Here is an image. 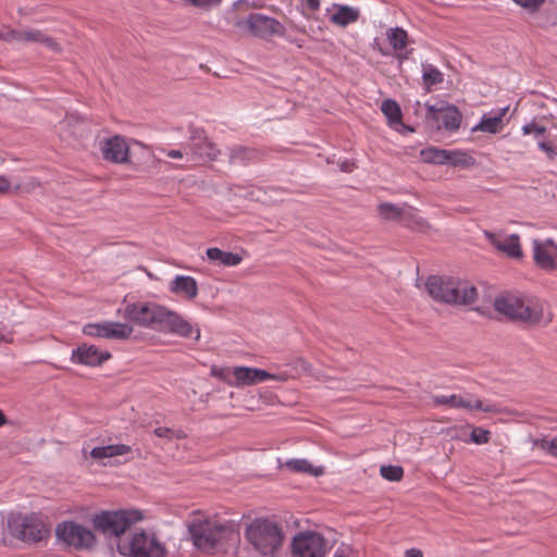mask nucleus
Instances as JSON below:
<instances>
[{
    "mask_svg": "<svg viewBox=\"0 0 557 557\" xmlns=\"http://www.w3.org/2000/svg\"><path fill=\"white\" fill-rule=\"evenodd\" d=\"M159 332L170 333L172 335L190 338L196 342L200 338V329L180 313L165 308Z\"/></svg>",
    "mask_w": 557,
    "mask_h": 557,
    "instance_id": "9d476101",
    "label": "nucleus"
},
{
    "mask_svg": "<svg viewBox=\"0 0 557 557\" xmlns=\"http://www.w3.org/2000/svg\"><path fill=\"white\" fill-rule=\"evenodd\" d=\"M132 451V447L126 444H112L107 446H98L91 449L90 455L94 459L101 460L116 456H124Z\"/></svg>",
    "mask_w": 557,
    "mask_h": 557,
    "instance_id": "393cba45",
    "label": "nucleus"
},
{
    "mask_svg": "<svg viewBox=\"0 0 557 557\" xmlns=\"http://www.w3.org/2000/svg\"><path fill=\"white\" fill-rule=\"evenodd\" d=\"M232 527L211 518L197 516L187 522V532L193 545L200 550L213 549Z\"/></svg>",
    "mask_w": 557,
    "mask_h": 557,
    "instance_id": "20e7f679",
    "label": "nucleus"
},
{
    "mask_svg": "<svg viewBox=\"0 0 557 557\" xmlns=\"http://www.w3.org/2000/svg\"><path fill=\"white\" fill-rule=\"evenodd\" d=\"M83 333L87 336L124 341L131 337L133 327L127 323L104 321L86 324L83 327Z\"/></svg>",
    "mask_w": 557,
    "mask_h": 557,
    "instance_id": "4468645a",
    "label": "nucleus"
},
{
    "mask_svg": "<svg viewBox=\"0 0 557 557\" xmlns=\"http://www.w3.org/2000/svg\"><path fill=\"white\" fill-rule=\"evenodd\" d=\"M474 160L472 157H469L462 150H447L446 149V158H444L443 165H451V166H469L473 164Z\"/></svg>",
    "mask_w": 557,
    "mask_h": 557,
    "instance_id": "c85d7f7f",
    "label": "nucleus"
},
{
    "mask_svg": "<svg viewBox=\"0 0 557 557\" xmlns=\"http://www.w3.org/2000/svg\"><path fill=\"white\" fill-rule=\"evenodd\" d=\"M387 39L394 50H401L407 45L408 34L404 28L396 26L388 30Z\"/></svg>",
    "mask_w": 557,
    "mask_h": 557,
    "instance_id": "2f4dec72",
    "label": "nucleus"
},
{
    "mask_svg": "<svg viewBox=\"0 0 557 557\" xmlns=\"http://www.w3.org/2000/svg\"><path fill=\"white\" fill-rule=\"evenodd\" d=\"M172 278L183 280V278H193V277L189 275H186V274H175Z\"/></svg>",
    "mask_w": 557,
    "mask_h": 557,
    "instance_id": "6e6d98bb",
    "label": "nucleus"
},
{
    "mask_svg": "<svg viewBox=\"0 0 557 557\" xmlns=\"http://www.w3.org/2000/svg\"><path fill=\"white\" fill-rule=\"evenodd\" d=\"M162 152L168 158H172V159H182L184 156V152L181 149H163Z\"/></svg>",
    "mask_w": 557,
    "mask_h": 557,
    "instance_id": "a18cd8bd",
    "label": "nucleus"
},
{
    "mask_svg": "<svg viewBox=\"0 0 557 557\" xmlns=\"http://www.w3.org/2000/svg\"><path fill=\"white\" fill-rule=\"evenodd\" d=\"M326 552L325 539L317 532H300L292 541L294 557H325Z\"/></svg>",
    "mask_w": 557,
    "mask_h": 557,
    "instance_id": "9b49d317",
    "label": "nucleus"
},
{
    "mask_svg": "<svg viewBox=\"0 0 557 557\" xmlns=\"http://www.w3.org/2000/svg\"><path fill=\"white\" fill-rule=\"evenodd\" d=\"M232 376L234 379L231 382L232 385L235 386H250L255 385L252 368L249 367H234L231 370Z\"/></svg>",
    "mask_w": 557,
    "mask_h": 557,
    "instance_id": "c756f323",
    "label": "nucleus"
},
{
    "mask_svg": "<svg viewBox=\"0 0 557 557\" xmlns=\"http://www.w3.org/2000/svg\"><path fill=\"white\" fill-rule=\"evenodd\" d=\"M8 36L12 40L17 41H27V42H41L47 47H50L52 50L57 49L58 45L53 42V40L47 37L44 33L39 30H25V32H16L10 30L8 32Z\"/></svg>",
    "mask_w": 557,
    "mask_h": 557,
    "instance_id": "5701e85b",
    "label": "nucleus"
},
{
    "mask_svg": "<svg viewBox=\"0 0 557 557\" xmlns=\"http://www.w3.org/2000/svg\"><path fill=\"white\" fill-rule=\"evenodd\" d=\"M164 310L165 307L152 301H136L124 306L123 315L128 322L158 331Z\"/></svg>",
    "mask_w": 557,
    "mask_h": 557,
    "instance_id": "6e6552de",
    "label": "nucleus"
},
{
    "mask_svg": "<svg viewBox=\"0 0 557 557\" xmlns=\"http://www.w3.org/2000/svg\"><path fill=\"white\" fill-rule=\"evenodd\" d=\"M535 122L534 121H531V122H528L525 124L522 125L521 127V132L523 135H531V133H533V128L535 126Z\"/></svg>",
    "mask_w": 557,
    "mask_h": 557,
    "instance_id": "09e8293b",
    "label": "nucleus"
},
{
    "mask_svg": "<svg viewBox=\"0 0 557 557\" xmlns=\"http://www.w3.org/2000/svg\"><path fill=\"white\" fill-rule=\"evenodd\" d=\"M249 543L262 556H273L282 544V531L267 519H257L246 530Z\"/></svg>",
    "mask_w": 557,
    "mask_h": 557,
    "instance_id": "0eeeda50",
    "label": "nucleus"
},
{
    "mask_svg": "<svg viewBox=\"0 0 557 557\" xmlns=\"http://www.w3.org/2000/svg\"><path fill=\"white\" fill-rule=\"evenodd\" d=\"M509 106L492 110L484 113L480 121L471 127V132H483L487 134H497L502 129L503 119L507 114Z\"/></svg>",
    "mask_w": 557,
    "mask_h": 557,
    "instance_id": "6ab92c4d",
    "label": "nucleus"
},
{
    "mask_svg": "<svg viewBox=\"0 0 557 557\" xmlns=\"http://www.w3.org/2000/svg\"><path fill=\"white\" fill-rule=\"evenodd\" d=\"M537 148L543 151L549 160L557 158V148L549 140H546V138L537 143Z\"/></svg>",
    "mask_w": 557,
    "mask_h": 557,
    "instance_id": "4c0bfd02",
    "label": "nucleus"
},
{
    "mask_svg": "<svg viewBox=\"0 0 557 557\" xmlns=\"http://www.w3.org/2000/svg\"><path fill=\"white\" fill-rule=\"evenodd\" d=\"M416 274L419 275V267H416Z\"/></svg>",
    "mask_w": 557,
    "mask_h": 557,
    "instance_id": "e2e57ef3",
    "label": "nucleus"
},
{
    "mask_svg": "<svg viewBox=\"0 0 557 557\" xmlns=\"http://www.w3.org/2000/svg\"><path fill=\"white\" fill-rule=\"evenodd\" d=\"M426 120L431 122L442 121V126L449 133H455L459 129L462 114L455 104H446L437 108L435 104L425 103Z\"/></svg>",
    "mask_w": 557,
    "mask_h": 557,
    "instance_id": "2eb2a0df",
    "label": "nucleus"
},
{
    "mask_svg": "<svg viewBox=\"0 0 557 557\" xmlns=\"http://www.w3.org/2000/svg\"><path fill=\"white\" fill-rule=\"evenodd\" d=\"M545 134H546V127L542 126V125H539V124H535V126L533 128V133H531L533 138L536 140V144L541 139H545Z\"/></svg>",
    "mask_w": 557,
    "mask_h": 557,
    "instance_id": "79ce46f5",
    "label": "nucleus"
},
{
    "mask_svg": "<svg viewBox=\"0 0 557 557\" xmlns=\"http://www.w3.org/2000/svg\"><path fill=\"white\" fill-rule=\"evenodd\" d=\"M405 557H423L421 550L411 548L406 552Z\"/></svg>",
    "mask_w": 557,
    "mask_h": 557,
    "instance_id": "603ef678",
    "label": "nucleus"
},
{
    "mask_svg": "<svg viewBox=\"0 0 557 557\" xmlns=\"http://www.w3.org/2000/svg\"><path fill=\"white\" fill-rule=\"evenodd\" d=\"M5 423V417L3 412L0 410V426H2Z\"/></svg>",
    "mask_w": 557,
    "mask_h": 557,
    "instance_id": "4d7b16f0",
    "label": "nucleus"
},
{
    "mask_svg": "<svg viewBox=\"0 0 557 557\" xmlns=\"http://www.w3.org/2000/svg\"><path fill=\"white\" fill-rule=\"evenodd\" d=\"M10 339V334L4 329L0 327V342H9Z\"/></svg>",
    "mask_w": 557,
    "mask_h": 557,
    "instance_id": "5fc2aeb1",
    "label": "nucleus"
},
{
    "mask_svg": "<svg viewBox=\"0 0 557 557\" xmlns=\"http://www.w3.org/2000/svg\"><path fill=\"white\" fill-rule=\"evenodd\" d=\"M434 406H445L453 409L476 410L483 412H494L497 410L493 404H485L479 398L470 395L450 394V395H434L432 397Z\"/></svg>",
    "mask_w": 557,
    "mask_h": 557,
    "instance_id": "f8f14e48",
    "label": "nucleus"
},
{
    "mask_svg": "<svg viewBox=\"0 0 557 557\" xmlns=\"http://www.w3.org/2000/svg\"><path fill=\"white\" fill-rule=\"evenodd\" d=\"M420 156L425 163L443 165L444 158H446V149L428 147L420 151Z\"/></svg>",
    "mask_w": 557,
    "mask_h": 557,
    "instance_id": "473e14b6",
    "label": "nucleus"
},
{
    "mask_svg": "<svg viewBox=\"0 0 557 557\" xmlns=\"http://www.w3.org/2000/svg\"><path fill=\"white\" fill-rule=\"evenodd\" d=\"M334 12L330 15V21L338 26L346 27L359 18V10L346 4H333Z\"/></svg>",
    "mask_w": 557,
    "mask_h": 557,
    "instance_id": "4be33fe9",
    "label": "nucleus"
},
{
    "mask_svg": "<svg viewBox=\"0 0 557 557\" xmlns=\"http://www.w3.org/2000/svg\"><path fill=\"white\" fill-rule=\"evenodd\" d=\"M252 375H253L255 384L262 383L268 380H276V381L284 380V377L282 375H276L274 373H270L265 370L258 369V368H252Z\"/></svg>",
    "mask_w": 557,
    "mask_h": 557,
    "instance_id": "c9c22d12",
    "label": "nucleus"
},
{
    "mask_svg": "<svg viewBox=\"0 0 557 557\" xmlns=\"http://www.w3.org/2000/svg\"><path fill=\"white\" fill-rule=\"evenodd\" d=\"M380 215L385 220H397L403 214V209L392 202H382L377 207Z\"/></svg>",
    "mask_w": 557,
    "mask_h": 557,
    "instance_id": "72a5a7b5",
    "label": "nucleus"
},
{
    "mask_svg": "<svg viewBox=\"0 0 557 557\" xmlns=\"http://www.w3.org/2000/svg\"><path fill=\"white\" fill-rule=\"evenodd\" d=\"M530 13L536 12L546 0H512Z\"/></svg>",
    "mask_w": 557,
    "mask_h": 557,
    "instance_id": "58836bf2",
    "label": "nucleus"
},
{
    "mask_svg": "<svg viewBox=\"0 0 557 557\" xmlns=\"http://www.w3.org/2000/svg\"><path fill=\"white\" fill-rule=\"evenodd\" d=\"M397 132H409V133H413L414 132V128L410 125H406L401 122V124H397Z\"/></svg>",
    "mask_w": 557,
    "mask_h": 557,
    "instance_id": "3c124183",
    "label": "nucleus"
},
{
    "mask_svg": "<svg viewBox=\"0 0 557 557\" xmlns=\"http://www.w3.org/2000/svg\"><path fill=\"white\" fill-rule=\"evenodd\" d=\"M537 243L543 245L544 249H549L555 252H557V244L554 242L553 238H545V239H535Z\"/></svg>",
    "mask_w": 557,
    "mask_h": 557,
    "instance_id": "37998d69",
    "label": "nucleus"
},
{
    "mask_svg": "<svg viewBox=\"0 0 557 557\" xmlns=\"http://www.w3.org/2000/svg\"><path fill=\"white\" fill-rule=\"evenodd\" d=\"M341 170L343 172H350L352 170V163L349 160H345L341 163Z\"/></svg>",
    "mask_w": 557,
    "mask_h": 557,
    "instance_id": "864d4df0",
    "label": "nucleus"
},
{
    "mask_svg": "<svg viewBox=\"0 0 557 557\" xmlns=\"http://www.w3.org/2000/svg\"><path fill=\"white\" fill-rule=\"evenodd\" d=\"M305 3L307 5V8L312 12L318 11L321 5L320 0H305Z\"/></svg>",
    "mask_w": 557,
    "mask_h": 557,
    "instance_id": "de8ad7c7",
    "label": "nucleus"
},
{
    "mask_svg": "<svg viewBox=\"0 0 557 557\" xmlns=\"http://www.w3.org/2000/svg\"><path fill=\"white\" fill-rule=\"evenodd\" d=\"M144 519L137 509L102 510L92 517L94 527L107 537H119Z\"/></svg>",
    "mask_w": 557,
    "mask_h": 557,
    "instance_id": "423d86ee",
    "label": "nucleus"
},
{
    "mask_svg": "<svg viewBox=\"0 0 557 557\" xmlns=\"http://www.w3.org/2000/svg\"><path fill=\"white\" fill-rule=\"evenodd\" d=\"M436 301L449 305H469L475 301L478 292L472 285L461 286V281H416Z\"/></svg>",
    "mask_w": 557,
    "mask_h": 557,
    "instance_id": "f03ea898",
    "label": "nucleus"
},
{
    "mask_svg": "<svg viewBox=\"0 0 557 557\" xmlns=\"http://www.w3.org/2000/svg\"><path fill=\"white\" fill-rule=\"evenodd\" d=\"M8 533L24 543L35 544L46 539L50 529L36 512H11L7 518Z\"/></svg>",
    "mask_w": 557,
    "mask_h": 557,
    "instance_id": "7ed1b4c3",
    "label": "nucleus"
},
{
    "mask_svg": "<svg viewBox=\"0 0 557 557\" xmlns=\"http://www.w3.org/2000/svg\"><path fill=\"white\" fill-rule=\"evenodd\" d=\"M243 0H237L234 2L233 4V9H236L238 7V4L242 2Z\"/></svg>",
    "mask_w": 557,
    "mask_h": 557,
    "instance_id": "680f3d73",
    "label": "nucleus"
},
{
    "mask_svg": "<svg viewBox=\"0 0 557 557\" xmlns=\"http://www.w3.org/2000/svg\"><path fill=\"white\" fill-rule=\"evenodd\" d=\"M493 307L510 321L546 325L553 320L546 304L535 296L504 292L495 297Z\"/></svg>",
    "mask_w": 557,
    "mask_h": 557,
    "instance_id": "f257e3e1",
    "label": "nucleus"
},
{
    "mask_svg": "<svg viewBox=\"0 0 557 557\" xmlns=\"http://www.w3.org/2000/svg\"><path fill=\"white\" fill-rule=\"evenodd\" d=\"M153 433L158 436V437H166V438H170L173 434V431L169 428H165V426H159V428H156Z\"/></svg>",
    "mask_w": 557,
    "mask_h": 557,
    "instance_id": "c03bdc74",
    "label": "nucleus"
},
{
    "mask_svg": "<svg viewBox=\"0 0 557 557\" xmlns=\"http://www.w3.org/2000/svg\"><path fill=\"white\" fill-rule=\"evenodd\" d=\"M470 441L476 445L486 444L490 441V431L480 426L473 428L470 434Z\"/></svg>",
    "mask_w": 557,
    "mask_h": 557,
    "instance_id": "e433bc0d",
    "label": "nucleus"
},
{
    "mask_svg": "<svg viewBox=\"0 0 557 557\" xmlns=\"http://www.w3.org/2000/svg\"><path fill=\"white\" fill-rule=\"evenodd\" d=\"M55 535L66 545H70V521H63L62 523L58 524L55 529Z\"/></svg>",
    "mask_w": 557,
    "mask_h": 557,
    "instance_id": "ea45409f",
    "label": "nucleus"
},
{
    "mask_svg": "<svg viewBox=\"0 0 557 557\" xmlns=\"http://www.w3.org/2000/svg\"><path fill=\"white\" fill-rule=\"evenodd\" d=\"M235 26L247 29L253 37L269 40L272 37H284L286 27L275 17L262 13H250L246 18L238 20Z\"/></svg>",
    "mask_w": 557,
    "mask_h": 557,
    "instance_id": "1a4fd4ad",
    "label": "nucleus"
},
{
    "mask_svg": "<svg viewBox=\"0 0 557 557\" xmlns=\"http://www.w3.org/2000/svg\"><path fill=\"white\" fill-rule=\"evenodd\" d=\"M230 162L233 164H245L257 158V150L245 147L235 146L227 149Z\"/></svg>",
    "mask_w": 557,
    "mask_h": 557,
    "instance_id": "bb28decb",
    "label": "nucleus"
},
{
    "mask_svg": "<svg viewBox=\"0 0 557 557\" xmlns=\"http://www.w3.org/2000/svg\"><path fill=\"white\" fill-rule=\"evenodd\" d=\"M116 550L124 557H165L166 547L153 532L138 530L127 539H120Z\"/></svg>",
    "mask_w": 557,
    "mask_h": 557,
    "instance_id": "39448f33",
    "label": "nucleus"
},
{
    "mask_svg": "<svg viewBox=\"0 0 557 557\" xmlns=\"http://www.w3.org/2000/svg\"><path fill=\"white\" fill-rule=\"evenodd\" d=\"M100 149L106 160L116 164L128 161V146L125 138L119 135L107 138L101 143Z\"/></svg>",
    "mask_w": 557,
    "mask_h": 557,
    "instance_id": "f3484780",
    "label": "nucleus"
},
{
    "mask_svg": "<svg viewBox=\"0 0 557 557\" xmlns=\"http://www.w3.org/2000/svg\"><path fill=\"white\" fill-rule=\"evenodd\" d=\"M96 537L91 530L72 522V546L76 548H90L95 545Z\"/></svg>",
    "mask_w": 557,
    "mask_h": 557,
    "instance_id": "b1692460",
    "label": "nucleus"
},
{
    "mask_svg": "<svg viewBox=\"0 0 557 557\" xmlns=\"http://www.w3.org/2000/svg\"><path fill=\"white\" fill-rule=\"evenodd\" d=\"M184 2H187L188 4L199 8V9H210L213 7H218L222 0H183Z\"/></svg>",
    "mask_w": 557,
    "mask_h": 557,
    "instance_id": "a19ab883",
    "label": "nucleus"
},
{
    "mask_svg": "<svg viewBox=\"0 0 557 557\" xmlns=\"http://www.w3.org/2000/svg\"><path fill=\"white\" fill-rule=\"evenodd\" d=\"M280 468H286L294 473H306L314 478L321 476L325 472L323 466H313L306 458L288 459L283 465H280Z\"/></svg>",
    "mask_w": 557,
    "mask_h": 557,
    "instance_id": "412c9836",
    "label": "nucleus"
},
{
    "mask_svg": "<svg viewBox=\"0 0 557 557\" xmlns=\"http://www.w3.org/2000/svg\"><path fill=\"white\" fill-rule=\"evenodd\" d=\"M10 187V181L4 175H0V194L9 191Z\"/></svg>",
    "mask_w": 557,
    "mask_h": 557,
    "instance_id": "49530a36",
    "label": "nucleus"
},
{
    "mask_svg": "<svg viewBox=\"0 0 557 557\" xmlns=\"http://www.w3.org/2000/svg\"><path fill=\"white\" fill-rule=\"evenodd\" d=\"M138 271H139V272H144V270H143V269H138ZM145 273L147 274V276H148L149 278H156V277H154V276H152L149 272H146V271H145Z\"/></svg>",
    "mask_w": 557,
    "mask_h": 557,
    "instance_id": "052dcab7",
    "label": "nucleus"
},
{
    "mask_svg": "<svg viewBox=\"0 0 557 557\" xmlns=\"http://www.w3.org/2000/svg\"><path fill=\"white\" fill-rule=\"evenodd\" d=\"M111 354L108 350H101L95 345H81L72 350V361L89 367H98L109 360Z\"/></svg>",
    "mask_w": 557,
    "mask_h": 557,
    "instance_id": "a211bd4d",
    "label": "nucleus"
},
{
    "mask_svg": "<svg viewBox=\"0 0 557 557\" xmlns=\"http://www.w3.org/2000/svg\"><path fill=\"white\" fill-rule=\"evenodd\" d=\"M381 475L391 482H397L403 479L404 469L400 466H382L380 469Z\"/></svg>",
    "mask_w": 557,
    "mask_h": 557,
    "instance_id": "f704fd0d",
    "label": "nucleus"
},
{
    "mask_svg": "<svg viewBox=\"0 0 557 557\" xmlns=\"http://www.w3.org/2000/svg\"><path fill=\"white\" fill-rule=\"evenodd\" d=\"M0 39H4V40H8V41H9V40H12V39L10 38V36H8V32H7L5 34L0 33Z\"/></svg>",
    "mask_w": 557,
    "mask_h": 557,
    "instance_id": "13d9d810",
    "label": "nucleus"
},
{
    "mask_svg": "<svg viewBox=\"0 0 557 557\" xmlns=\"http://www.w3.org/2000/svg\"><path fill=\"white\" fill-rule=\"evenodd\" d=\"M170 290L189 299L194 298L198 292L197 281H171Z\"/></svg>",
    "mask_w": 557,
    "mask_h": 557,
    "instance_id": "7c9ffc66",
    "label": "nucleus"
},
{
    "mask_svg": "<svg viewBox=\"0 0 557 557\" xmlns=\"http://www.w3.org/2000/svg\"><path fill=\"white\" fill-rule=\"evenodd\" d=\"M190 154V159L196 162L213 161L218 158L219 150L215 145L208 139L202 129L191 131L188 148L185 152Z\"/></svg>",
    "mask_w": 557,
    "mask_h": 557,
    "instance_id": "ddd939ff",
    "label": "nucleus"
},
{
    "mask_svg": "<svg viewBox=\"0 0 557 557\" xmlns=\"http://www.w3.org/2000/svg\"><path fill=\"white\" fill-rule=\"evenodd\" d=\"M381 111L387 120V124L393 129H397V124H401L403 112L398 102L394 99H385L381 104Z\"/></svg>",
    "mask_w": 557,
    "mask_h": 557,
    "instance_id": "a878e982",
    "label": "nucleus"
},
{
    "mask_svg": "<svg viewBox=\"0 0 557 557\" xmlns=\"http://www.w3.org/2000/svg\"><path fill=\"white\" fill-rule=\"evenodd\" d=\"M208 260L218 267H235L243 260L242 255L232 251H225L218 247H210L206 250Z\"/></svg>",
    "mask_w": 557,
    "mask_h": 557,
    "instance_id": "aec40b11",
    "label": "nucleus"
},
{
    "mask_svg": "<svg viewBox=\"0 0 557 557\" xmlns=\"http://www.w3.org/2000/svg\"><path fill=\"white\" fill-rule=\"evenodd\" d=\"M548 451L557 457V436L553 437L550 441H549V444H548Z\"/></svg>",
    "mask_w": 557,
    "mask_h": 557,
    "instance_id": "8fccbe9b",
    "label": "nucleus"
},
{
    "mask_svg": "<svg viewBox=\"0 0 557 557\" xmlns=\"http://www.w3.org/2000/svg\"><path fill=\"white\" fill-rule=\"evenodd\" d=\"M422 66V83L430 89L432 86L441 84L444 81L443 73L433 64L424 62Z\"/></svg>",
    "mask_w": 557,
    "mask_h": 557,
    "instance_id": "cd10ccee",
    "label": "nucleus"
},
{
    "mask_svg": "<svg viewBox=\"0 0 557 557\" xmlns=\"http://www.w3.org/2000/svg\"><path fill=\"white\" fill-rule=\"evenodd\" d=\"M484 236L495 249L503 252L508 258L516 260L522 258L523 252L517 234H510L502 238L496 233L485 231Z\"/></svg>",
    "mask_w": 557,
    "mask_h": 557,
    "instance_id": "dca6fc26",
    "label": "nucleus"
},
{
    "mask_svg": "<svg viewBox=\"0 0 557 557\" xmlns=\"http://www.w3.org/2000/svg\"><path fill=\"white\" fill-rule=\"evenodd\" d=\"M426 278L433 280V278H446V277L445 276H438V275H435V274H430V275H428Z\"/></svg>",
    "mask_w": 557,
    "mask_h": 557,
    "instance_id": "bf43d9fd",
    "label": "nucleus"
}]
</instances>
